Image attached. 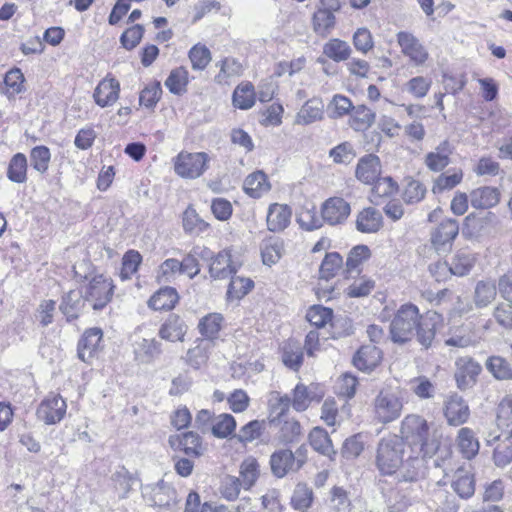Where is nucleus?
Returning <instances> with one entry per match:
<instances>
[{"mask_svg":"<svg viewBox=\"0 0 512 512\" xmlns=\"http://www.w3.org/2000/svg\"><path fill=\"white\" fill-rule=\"evenodd\" d=\"M284 243L280 238L270 237L261 243V256L264 265L272 266L282 257Z\"/></svg>","mask_w":512,"mask_h":512,"instance_id":"2f4dec72","label":"nucleus"},{"mask_svg":"<svg viewBox=\"0 0 512 512\" xmlns=\"http://www.w3.org/2000/svg\"><path fill=\"white\" fill-rule=\"evenodd\" d=\"M27 158L22 153L15 154L8 165L7 177L14 183H24L27 180Z\"/></svg>","mask_w":512,"mask_h":512,"instance_id":"79ce46f5","label":"nucleus"},{"mask_svg":"<svg viewBox=\"0 0 512 512\" xmlns=\"http://www.w3.org/2000/svg\"><path fill=\"white\" fill-rule=\"evenodd\" d=\"M120 84L115 78H104L97 85L93 97L95 102L106 107L115 103L119 97Z\"/></svg>","mask_w":512,"mask_h":512,"instance_id":"5701e85b","label":"nucleus"},{"mask_svg":"<svg viewBox=\"0 0 512 512\" xmlns=\"http://www.w3.org/2000/svg\"><path fill=\"white\" fill-rule=\"evenodd\" d=\"M374 406L377 419L384 424L397 419L403 408L397 395L384 391H381L375 398Z\"/></svg>","mask_w":512,"mask_h":512,"instance_id":"6e6552de","label":"nucleus"},{"mask_svg":"<svg viewBox=\"0 0 512 512\" xmlns=\"http://www.w3.org/2000/svg\"><path fill=\"white\" fill-rule=\"evenodd\" d=\"M309 442L311 447L318 453L331 458L335 455L332 441L327 431L321 427H315L309 433Z\"/></svg>","mask_w":512,"mask_h":512,"instance_id":"473e14b6","label":"nucleus"},{"mask_svg":"<svg viewBox=\"0 0 512 512\" xmlns=\"http://www.w3.org/2000/svg\"><path fill=\"white\" fill-rule=\"evenodd\" d=\"M134 353L140 363H151L161 354V343L155 339H142L136 343Z\"/></svg>","mask_w":512,"mask_h":512,"instance_id":"f704fd0d","label":"nucleus"},{"mask_svg":"<svg viewBox=\"0 0 512 512\" xmlns=\"http://www.w3.org/2000/svg\"><path fill=\"white\" fill-rule=\"evenodd\" d=\"M282 360L285 366L298 371L303 363L302 348L298 344H286L283 348Z\"/></svg>","mask_w":512,"mask_h":512,"instance_id":"e2e57ef3","label":"nucleus"},{"mask_svg":"<svg viewBox=\"0 0 512 512\" xmlns=\"http://www.w3.org/2000/svg\"><path fill=\"white\" fill-rule=\"evenodd\" d=\"M209 224L204 221L194 208L189 206L183 213V228L189 233H201L208 229Z\"/></svg>","mask_w":512,"mask_h":512,"instance_id":"052dcab7","label":"nucleus"},{"mask_svg":"<svg viewBox=\"0 0 512 512\" xmlns=\"http://www.w3.org/2000/svg\"><path fill=\"white\" fill-rule=\"evenodd\" d=\"M265 426V421L252 420L242 426L237 434H234V438L242 444L250 443L261 437Z\"/></svg>","mask_w":512,"mask_h":512,"instance_id":"3c124183","label":"nucleus"},{"mask_svg":"<svg viewBox=\"0 0 512 512\" xmlns=\"http://www.w3.org/2000/svg\"><path fill=\"white\" fill-rule=\"evenodd\" d=\"M397 43L403 55L416 65L424 64L428 59V52L420 41L410 32L400 31L396 35Z\"/></svg>","mask_w":512,"mask_h":512,"instance_id":"ddd939ff","label":"nucleus"},{"mask_svg":"<svg viewBox=\"0 0 512 512\" xmlns=\"http://www.w3.org/2000/svg\"><path fill=\"white\" fill-rule=\"evenodd\" d=\"M353 108L354 105L348 97L336 94L328 105L329 117L337 119L348 114L351 115Z\"/></svg>","mask_w":512,"mask_h":512,"instance_id":"13d9d810","label":"nucleus"},{"mask_svg":"<svg viewBox=\"0 0 512 512\" xmlns=\"http://www.w3.org/2000/svg\"><path fill=\"white\" fill-rule=\"evenodd\" d=\"M83 293L85 300L92 309L100 311L112 300L114 293L113 281L103 274L94 275Z\"/></svg>","mask_w":512,"mask_h":512,"instance_id":"39448f33","label":"nucleus"},{"mask_svg":"<svg viewBox=\"0 0 512 512\" xmlns=\"http://www.w3.org/2000/svg\"><path fill=\"white\" fill-rule=\"evenodd\" d=\"M292 210L287 204L273 203L269 205L266 222L271 232L284 231L291 222Z\"/></svg>","mask_w":512,"mask_h":512,"instance_id":"a211bd4d","label":"nucleus"},{"mask_svg":"<svg viewBox=\"0 0 512 512\" xmlns=\"http://www.w3.org/2000/svg\"><path fill=\"white\" fill-rule=\"evenodd\" d=\"M463 179L461 169H452L447 173L440 174L434 181L432 192L434 194L441 193L445 190H451L456 187Z\"/></svg>","mask_w":512,"mask_h":512,"instance_id":"37998d69","label":"nucleus"},{"mask_svg":"<svg viewBox=\"0 0 512 512\" xmlns=\"http://www.w3.org/2000/svg\"><path fill=\"white\" fill-rule=\"evenodd\" d=\"M455 366L454 378L460 390L471 388L476 383L477 377L482 370L481 365L468 356L458 358Z\"/></svg>","mask_w":512,"mask_h":512,"instance_id":"9d476101","label":"nucleus"},{"mask_svg":"<svg viewBox=\"0 0 512 512\" xmlns=\"http://www.w3.org/2000/svg\"><path fill=\"white\" fill-rule=\"evenodd\" d=\"M208 154L205 152H180L174 161V171L182 178L196 179L207 169Z\"/></svg>","mask_w":512,"mask_h":512,"instance_id":"423d86ee","label":"nucleus"},{"mask_svg":"<svg viewBox=\"0 0 512 512\" xmlns=\"http://www.w3.org/2000/svg\"><path fill=\"white\" fill-rule=\"evenodd\" d=\"M103 333L100 328H90L86 330L78 342V357L89 362L98 350Z\"/></svg>","mask_w":512,"mask_h":512,"instance_id":"412c9836","label":"nucleus"},{"mask_svg":"<svg viewBox=\"0 0 512 512\" xmlns=\"http://www.w3.org/2000/svg\"><path fill=\"white\" fill-rule=\"evenodd\" d=\"M381 174V164L378 156L368 154L363 156L356 167V178L364 184L372 185Z\"/></svg>","mask_w":512,"mask_h":512,"instance_id":"6ab92c4d","label":"nucleus"},{"mask_svg":"<svg viewBox=\"0 0 512 512\" xmlns=\"http://www.w3.org/2000/svg\"><path fill=\"white\" fill-rule=\"evenodd\" d=\"M296 222L300 228L306 231H313L322 227V218L317 216L315 207L306 208L303 207L296 216Z\"/></svg>","mask_w":512,"mask_h":512,"instance_id":"680f3d73","label":"nucleus"},{"mask_svg":"<svg viewBox=\"0 0 512 512\" xmlns=\"http://www.w3.org/2000/svg\"><path fill=\"white\" fill-rule=\"evenodd\" d=\"M231 281L227 290V297L231 300H240L246 296L254 287V282L250 278L240 276H230Z\"/></svg>","mask_w":512,"mask_h":512,"instance_id":"8fccbe9b","label":"nucleus"},{"mask_svg":"<svg viewBox=\"0 0 512 512\" xmlns=\"http://www.w3.org/2000/svg\"><path fill=\"white\" fill-rule=\"evenodd\" d=\"M452 488L462 499H469L475 493L474 476L464 470H457Z\"/></svg>","mask_w":512,"mask_h":512,"instance_id":"4c0bfd02","label":"nucleus"},{"mask_svg":"<svg viewBox=\"0 0 512 512\" xmlns=\"http://www.w3.org/2000/svg\"><path fill=\"white\" fill-rule=\"evenodd\" d=\"M24 82L25 77L19 68L14 67L10 69L4 77L6 95L12 98L22 93L24 91Z\"/></svg>","mask_w":512,"mask_h":512,"instance_id":"864d4df0","label":"nucleus"},{"mask_svg":"<svg viewBox=\"0 0 512 512\" xmlns=\"http://www.w3.org/2000/svg\"><path fill=\"white\" fill-rule=\"evenodd\" d=\"M324 103L321 98L307 100L296 115V123L309 125L323 118Z\"/></svg>","mask_w":512,"mask_h":512,"instance_id":"c85d7f7f","label":"nucleus"},{"mask_svg":"<svg viewBox=\"0 0 512 512\" xmlns=\"http://www.w3.org/2000/svg\"><path fill=\"white\" fill-rule=\"evenodd\" d=\"M142 497L147 505L157 512H177L181 498L175 487L163 479L141 487Z\"/></svg>","mask_w":512,"mask_h":512,"instance_id":"7ed1b4c3","label":"nucleus"},{"mask_svg":"<svg viewBox=\"0 0 512 512\" xmlns=\"http://www.w3.org/2000/svg\"><path fill=\"white\" fill-rule=\"evenodd\" d=\"M375 113L365 105L354 106L350 116V126L355 131H364L372 126Z\"/></svg>","mask_w":512,"mask_h":512,"instance_id":"ea45409f","label":"nucleus"},{"mask_svg":"<svg viewBox=\"0 0 512 512\" xmlns=\"http://www.w3.org/2000/svg\"><path fill=\"white\" fill-rule=\"evenodd\" d=\"M441 316L433 312L429 319L422 320L419 308L412 303L402 304L395 312L389 326V334L393 343L404 345L416 337L417 342L424 348L432 347L436 322Z\"/></svg>","mask_w":512,"mask_h":512,"instance_id":"f257e3e1","label":"nucleus"},{"mask_svg":"<svg viewBox=\"0 0 512 512\" xmlns=\"http://www.w3.org/2000/svg\"><path fill=\"white\" fill-rule=\"evenodd\" d=\"M313 24L318 34L325 35L335 25V16L328 9H318L314 13Z\"/></svg>","mask_w":512,"mask_h":512,"instance_id":"338daca9","label":"nucleus"},{"mask_svg":"<svg viewBox=\"0 0 512 512\" xmlns=\"http://www.w3.org/2000/svg\"><path fill=\"white\" fill-rule=\"evenodd\" d=\"M332 310L321 305H314L309 308L306 319L317 328L324 327L332 318Z\"/></svg>","mask_w":512,"mask_h":512,"instance_id":"69168bd1","label":"nucleus"},{"mask_svg":"<svg viewBox=\"0 0 512 512\" xmlns=\"http://www.w3.org/2000/svg\"><path fill=\"white\" fill-rule=\"evenodd\" d=\"M66 402L56 394H50L39 404L36 415L37 418L47 425H53L60 422L66 414Z\"/></svg>","mask_w":512,"mask_h":512,"instance_id":"0eeeda50","label":"nucleus"},{"mask_svg":"<svg viewBox=\"0 0 512 512\" xmlns=\"http://www.w3.org/2000/svg\"><path fill=\"white\" fill-rule=\"evenodd\" d=\"M239 266L232 260L231 251L224 249L211 258L209 274L213 279H227L236 274Z\"/></svg>","mask_w":512,"mask_h":512,"instance_id":"f3484780","label":"nucleus"},{"mask_svg":"<svg viewBox=\"0 0 512 512\" xmlns=\"http://www.w3.org/2000/svg\"><path fill=\"white\" fill-rule=\"evenodd\" d=\"M31 165L32 167L43 174L48 170L51 153L48 147L46 146H36L31 150L30 153Z\"/></svg>","mask_w":512,"mask_h":512,"instance_id":"0e129e2a","label":"nucleus"},{"mask_svg":"<svg viewBox=\"0 0 512 512\" xmlns=\"http://www.w3.org/2000/svg\"><path fill=\"white\" fill-rule=\"evenodd\" d=\"M86 302L82 291L70 290L63 295L59 309L70 322L79 317Z\"/></svg>","mask_w":512,"mask_h":512,"instance_id":"b1692460","label":"nucleus"},{"mask_svg":"<svg viewBox=\"0 0 512 512\" xmlns=\"http://www.w3.org/2000/svg\"><path fill=\"white\" fill-rule=\"evenodd\" d=\"M497 289L490 281H479L474 291V303L477 308L487 307L496 297Z\"/></svg>","mask_w":512,"mask_h":512,"instance_id":"c03bdc74","label":"nucleus"},{"mask_svg":"<svg viewBox=\"0 0 512 512\" xmlns=\"http://www.w3.org/2000/svg\"><path fill=\"white\" fill-rule=\"evenodd\" d=\"M451 154V145L448 140H444L435 148V151L426 154L425 165L430 171L440 172L449 165Z\"/></svg>","mask_w":512,"mask_h":512,"instance_id":"a878e982","label":"nucleus"},{"mask_svg":"<svg viewBox=\"0 0 512 512\" xmlns=\"http://www.w3.org/2000/svg\"><path fill=\"white\" fill-rule=\"evenodd\" d=\"M426 458L427 457L422 455L415 454L409 456L406 460L403 459V465L398 470L400 480L409 482L416 481L421 474Z\"/></svg>","mask_w":512,"mask_h":512,"instance_id":"c9c22d12","label":"nucleus"},{"mask_svg":"<svg viewBox=\"0 0 512 512\" xmlns=\"http://www.w3.org/2000/svg\"><path fill=\"white\" fill-rule=\"evenodd\" d=\"M475 264L474 254L468 251L457 252L450 262L452 274L456 276L467 275Z\"/></svg>","mask_w":512,"mask_h":512,"instance_id":"49530a36","label":"nucleus"},{"mask_svg":"<svg viewBox=\"0 0 512 512\" xmlns=\"http://www.w3.org/2000/svg\"><path fill=\"white\" fill-rule=\"evenodd\" d=\"M350 212V204L341 197H331L321 206L322 220L332 226L344 223Z\"/></svg>","mask_w":512,"mask_h":512,"instance_id":"f8f14e48","label":"nucleus"},{"mask_svg":"<svg viewBox=\"0 0 512 512\" xmlns=\"http://www.w3.org/2000/svg\"><path fill=\"white\" fill-rule=\"evenodd\" d=\"M178 274H183L180 260L168 258L160 264L156 278L158 283H170Z\"/></svg>","mask_w":512,"mask_h":512,"instance_id":"4d7b16f0","label":"nucleus"},{"mask_svg":"<svg viewBox=\"0 0 512 512\" xmlns=\"http://www.w3.org/2000/svg\"><path fill=\"white\" fill-rule=\"evenodd\" d=\"M179 296L175 288L166 286L159 289L148 301L153 310H171L178 302Z\"/></svg>","mask_w":512,"mask_h":512,"instance_id":"7c9ffc66","label":"nucleus"},{"mask_svg":"<svg viewBox=\"0 0 512 512\" xmlns=\"http://www.w3.org/2000/svg\"><path fill=\"white\" fill-rule=\"evenodd\" d=\"M456 448L463 458L471 460L479 453L480 444L472 429L462 427L456 436Z\"/></svg>","mask_w":512,"mask_h":512,"instance_id":"393cba45","label":"nucleus"},{"mask_svg":"<svg viewBox=\"0 0 512 512\" xmlns=\"http://www.w3.org/2000/svg\"><path fill=\"white\" fill-rule=\"evenodd\" d=\"M269 466L274 477L282 479L289 474L297 473L299 470L294 463L292 450L280 448L275 450L269 459Z\"/></svg>","mask_w":512,"mask_h":512,"instance_id":"dca6fc26","label":"nucleus"},{"mask_svg":"<svg viewBox=\"0 0 512 512\" xmlns=\"http://www.w3.org/2000/svg\"><path fill=\"white\" fill-rule=\"evenodd\" d=\"M255 103L254 87L251 83L238 85L233 92V104L239 109H250Z\"/></svg>","mask_w":512,"mask_h":512,"instance_id":"09e8293b","label":"nucleus"},{"mask_svg":"<svg viewBox=\"0 0 512 512\" xmlns=\"http://www.w3.org/2000/svg\"><path fill=\"white\" fill-rule=\"evenodd\" d=\"M222 321L223 317L221 314H208L200 320L198 324L199 332L207 339H214L218 336V333L221 330Z\"/></svg>","mask_w":512,"mask_h":512,"instance_id":"5fc2aeb1","label":"nucleus"},{"mask_svg":"<svg viewBox=\"0 0 512 512\" xmlns=\"http://www.w3.org/2000/svg\"><path fill=\"white\" fill-rule=\"evenodd\" d=\"M168 443L173 450L182 451L188 457L193 458L202 456L205 450L201 437L193 431L170 435Z\"/></svg>","mask_w":512,"mask_h":512,"instance_id":"9b49d317","label":"nucleus"},{"mask_svg":"<svg viewBox=\"0 0 512 512\" xmlns=\"http://www.w3.org/2000/svg\"><path fill=\"white\" fill-rule=\"evenodd\" d=\"M313 491L305 483H298L295 486L291 497V505L295 510L304 512L312 504Z\"/></svg>","mask_w":512,"mask_h":512,"instance_id":"de8ad7c7","label":"nucleus"},{"mask_svg":"<svg viewBox=\"0 0 512 512\" xmlns=\"http://www.w3.org/2000/svg\"><path fill=\"white\" fill-rule=\"evenodd\" d=\"M351 53L350 45L338 38L330 39L323 45V54L338 63L349 60Z\"/></svg>","mask_w":512,"mask_h":512,"instance_id":"72a5a7b5","label":"nucleus"},{"mask_svg":"<svg viewBox=\"0 0 512 512\" xmlns=\"http://www.w3.org/2000/svg\"><path fill=\"white\" fill-rule=\"evenodd\" d=\"M382 359L381 350L375 345H364L353 357L354 366L364 372L372 371Z\"/></svg>","mask_w":512,"mask_h":512,"instance_id":"4be33fe9","label":"nucleus"},{"mask_svg":"<svg viewBox=\"0 0 512 512\" xmlns=\"http://www.w3.org/2000/svg\"><path fill=\"white\" fill-rule=\"evenodd\" d=\"M301 432L300 423L297 420L289 419L282 423L278 432V438L281 443L289 444L296 441Z\"/></svg>","mask_w":512,"mask_h":512,"instance_id":"774afa93","label":"nucleus"},{"mask_svg":"<svg viewBox=\"0 0 512 512\" xmlns=\"http://www.w3.org/2000/svg\"><path fill=\"white\" fill-rule=\"evenodd\" d=\"M382 214L379 210L368 207L357 215L356 228L362 233H376L382 227Z\"/></svg>","mask_w":512,"mask_h":512,"instance_id":"cd10ccee","label":"nucleus"},{"mask_svg":"<svg viewBox=\"0 0 512 512\" xmlns=\"http://www.w3.org/2000/svg\"><path fill=\"white\" fill-rule=\"evenodd\" d=\"M497 425L503 436L512 440V399L504 398L497 411Z\"/></svg>","mask_w":512,"mask_h":512,"instance_id":"a19ab883","label":"nucleus"},{"mask_svg":"<svg viewBox=\"0 0 512 512\" xmlns=\"http://www.w3.org/2000/svg\"><path fill=\"white\" fill-rule=\"evenodd\" d=\"M243 188L250 197L260 198L264 192L269 190L270 186L266 175L262 171H256L246 177Z\"/></svg>","mask_w":512,"mask_h":512,"instance_id":"e433bc0d","label":"nucleus"},{"mask_svg":"<svg viewBox=\"0 0 512 512\" xmlns=\"http://www.w3.org/2000/svg\"><path fill=\"white\" fill-rule=\"evenodd\" d=\"M444 416L451 426H460L467 422L470 409L466 401L458 394L450 395L444 403Z\"/></svg>","mask_w":512,"mask_h":512,"instance_id":"2eb2a0df","label":"nucleus"},{"mask_svg":"<svg viewBox=\"0 0 512 512\" xmlns=\"http://www.w3.org/2000/svg\"><path fill=\"white\" fill-rule=\"evenodd\" d=\"M459 233V224L455 219H445L431 232V243L435 250L447 252L451 249L454 239Z\"/></svg>","mask_w":512,"mask_h":512,"instance_id":"1a4fd4ad","label":"nucleus"},{"mask_svg":"<svg viewBox=\"0 0 512 512\" xmlns=\"http://www.w3.org/2000/svg\"><path fill=\"white\" fill-rule=\"evenodd\" d=\"M342 265L343 258L338 252L327 253L320 265V277L326 280L333 278Z\"/></svg>","mask_w":512,"mask_h":512,"instance_id":"6e6d98bb","label":"nucleus"},{"mask_svg":"<svg viewBox=\"0 0 512 512\" xmlns=\"http://www.w3.org/2000/svg\"><path fill=\"white\" fill-rule=\"evenodd\" d=\"M487 370L499 380L512 379V367L509 362L500 356H491L486 361Z\"/></svg>","mask_w":512,"mask_h":512,"instance_id":"603ef678","label":"nucleus"},{"mask_svg":"<svg viewBox=\"0 0 512 512\" xmlns=\"http://www.w3.org/2000/svg\"><path fill=\"white\" fill-rule=\"evenodd\" d=\"M403 446L407 445L414 454L432 457L438 451L440 442L431 435L425 418L417 414L404 417L400 427V437Z\"/></svg>","mask_w":512,"mask_h":512,"instance_id":"f03ea898","label":"nucleus"},{"mask_svg":"<svg viewBox=\"0 0 512 512\" xmlns=\"http://www.w3.org/2000/svg\"><path fill=\"white\" fill-rule=\"evenodd\" d=\"M404 446L397 435L383 438L379 441L375 466L381 475H393L403 465Z\"/></svg>","mask_w":512,"mask_h":512,"instance_id":"20e7f679","label":"nucleus"},{"mask_svg":"<svg viewBox=\"0 0 512 512\" xmlns=\"http://www.w3.org/2000/svg\"><path fill=\"white\" fill-rule=\"evenodd\" d=\"M236 429V420L231 414L222 413L213 418L211 433L220 439L233 435Z\"/></svg>","mask_w":512,"mask_h":512,"instance_id":"58836bf2","label":"nucleus"},{"mask_svg":"<svg viewBox=\"0 0 512 512\" xmlns=\"http://www.w3.org/2000/svg\"><path fill=\"white\" fill-rule=\"evenodd\" d=\"M187 84L188 71L182 66L173 69L165 81V86L175 95H181L186 92Z\"/></svg>","mask_w":512,"mask_h":512,"instance_id":"a18cd8bd","label":"nucleus"},{"mask_svg":"<svg viewBox=\"0 0 512 512\" xmlns=\"http://www.w3.org/2000/svg\"><path fill=\"white\" fill-rule=\"evenodd\" d=\"M499 190L495 187L484 186L473 190L470 194L471 205L476 209H487L498 204Z\"/></svg>","mask_w":512,"mask_h":512,"instance_id":"c756f323","label":"nucleus"},{"mask_svg":"<svg viewBox=\"0 0 512 512\" xmlns=\"http://www.w3.org/2000/svg\"><path fill=\"white\" fill-rule=\"evenodd\" d=\"M324 391L317 384L309 386L298 383L293 389L291 403L297 412L305 411L312 402H320Z\"/></svg>","mask_w":512,"mask_h":512,"instance_id":"4468645a","label":"nucleus"},{"mask_svg":"<svg viewBox=\"0 0 512 512\" xmlns=\"http://www.w3.org/2000/svg\"><path fill=\"white\" fill-rule=\"evenodd\" d=\"M488 446L496 444L493 452V461L497 467H505L512 462V440L504 436L501 439V435H492L485 439Z\"/></svg>","mask_w":512,"mask_h":512,"instance_id":"aec40b11","label":"nucleus"},{"mask_svg":"<svg viewBox=\"0 0 512 512\" xmlns=\"http://www.w3.org/2000/svg\"><path fill=\"white\" fill-rule=\"evenodd\" d=\"M187 331V325L176 314H170L165 322L161 325L159 336L167 341H183Z\"/></svg>","mask_w":512,"mask_h":512,"instance_id":"bb28decb","label":"nucleus"},{"mask_svg":"<svg viewBox=\"0 0 512 512\" xmlns=\"http://www.w3.org/2000/svg\"><path fill=\"white\" fill-rule=\"evenodd\" d=\"M371 256V252L368 246L366 245H357L353 247L348 253L346 260V277L357 270L358 266L362 264L365 260L369 259Z\"/></svg>","mask_w":512,"mask_h":512,"instance_id":"bf43d9fd","label":"nucleus"}]
</instances>
